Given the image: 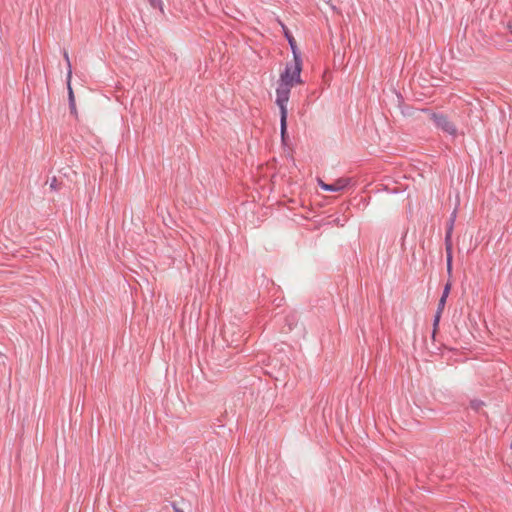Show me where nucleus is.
I'll return each mask as SVG.
<instances>
[{"label": "nucleus", "mask_w": 512, "mask_h": 512, "mask_svg": "<svg viewBox=\"0 0 512 512\" xmlns=\"http://www.w3.org/2000/svg\"><path fill=\"white\" fill-rule=\"evenodd\" d=\"M301 73L296 74L294 69L285 67L280 75L278 87L276 89V104L280 109V128L281 137L285 138L287 133V102L289 101L291 88L296 84H301Z\"/></svg>", "instance_id": "obj_1"}, {"label": "nucleus", "mask_w": 512, "mask_h": 512, "mask_svg": "<svg viewBox=\"0 0 512 512\" xmlns=\"http://www.w3.org/2000/svg\"><path fill=\"white\" fill-rule=\"evenodd\" d=\"M282 27L284 30L285 37H286V39L289 43V46L292 50V53H293V62L287 63L286 67H290L291 69H294L296 74L301 73V71H302L301 53L298 50L296 41H295L294 37L292 36V34L288 31V29L284 25H282Z\"/></svg>", "instance_id": "obj_2"}, {"label": "nucleus", "mask_w": 512, "mask_h": 512, "mask_svg": "<svg viewBox=\"0 0 512 512\" xmlns=\"http://www.w3.org/2000/svg\"><path fill=\"white\" fill-rule=\"evenodd\" d=\"M430 118L434 122L437 128L441 129L449 135H456L457 129L453 122L449 118L441 113H430Z\"/></svg>", "instance_id": "obj_3"}, {"label": "nucleus", "mask_w": 512, "mask_h": 512, "mask_svg": "<svg viewBox=\"0 0 512 512\" xmlns=\"http://www.w3.org/2000/svg\"><path fill=\"white\" fill-rule=\"evenodd\" d=\"M318 183H319L320 187L325 191L338 192L347 187L349 180L340 178L337 181H335L333 184H326L321 179H319Z\"/></svg>", "instance_id": "obj_4"}, {"label": "nucleus", "mask_w": 512, "mask_h": 512, "mask_svg": "<svg viewBox=\"0 0 512 512\" xmlns=\"http://www.w3.org/2000/svg\"><path fill=\"white\" fill-rule=\"evenodd\" d=\"M456 214H457V211H456V209H454V211L451 213L449 221L447 223L445 242H452L451 237H452V232H453V228H454V223L456 220Z\"/></svg>", "instance_id": "obj_5"}, {"label": "nucleus", "mask_w": 512, "mask_h": 512, "mask_svg": "<svg viewBox=\"0 0 512 512\" xmlns=\"http://www.w3.org/2000/svg\"><path fill=\"white\" fill-rule=\"evenodd\" d=\"M445 249L447 254V272L449 275L452 273V242H445Z\"/></svg>", "instance_id": "obj_6"}, {"label": "nucleus", "mask_w": 512, "mask_h": 512, "mask_svg": "<svg viewBox=\"0 0 512 512\" xmlns=\"http://www.w3.org/2000/svg\"><path fill=\"white\" fill-rule=\"evenodd\" d=\"M63 56H64V59L66 61L67 68H68L67 78H68V80H71V77H72V67H71V62H70V58H69L68 52L66 50H64Z\"/></svg>", "instance_id": "obj_7"}, {"label": "nucleus", "mask_w": 512, "mask_h": 512, "mask_svg": "<svg viewBox=\"0 0 512 512\" xmlns=\"http://www.w3.org/2000/svg\"><path fill=\"white\" fill-rule=\"evenodd\" d=\"M441 315H442V313H440V312H436L435 315H434V319H433V332H432V337L433 338L436 335Z\"/></svg>", "instance_id": "obj_8"}, {"label": "nucleus", "mask_w": 512, "mask_h": 512, "mask_svg": "<svg viewBox=\"0 0 512 512\" xmlns=\"http://www.w3.org/2000/svg\"><path fill=\"white\" fill-rule=\"evenodd\" d=\"M67 89H68V102L75 103V96L71 86V80L67 79Z\"/></svg>", "instance_id": "obj_9"}, {"label": "nucleus", "mask_w": 512, "mask_h": 512, "mask_svg": "<svg viewBox=\"0 0 512 512\" xmlns=\"http://www.w3.org/2000/svg\"><path fill=\"white\" fill-rule=\"evenodd\" d=\"M148 1L153 8H158L162 14L164 13L162 0H148Z\"/></svg>", "instance_id": "obj_10"}, {"label": "nucleus", "mask_w": 512, "mask_h": 512, "mask_svg": "<svg viewBox=\"0 0 512 512\" xmlns=\"http://www.w3.org/2000/svg\"><path fill=\"white\" fill-rule=\"evenodd\" d=\"M49 186L52 191H58L60 189V183L58 182L56 177H53L51 179Z\"/></svg>", "instance_id": "obj_11"}, {"label": "nucleus", "mask_w": 512, "mask_h": 512, "mask_svg": "<svg viewBox=\"0 0 512 512\" xmlns=\"http://www.w3.org/2000/svg\"><path fill=\"white\" fill-rule=\"evenodd\" d=\"M446 300H447V298H446V297H443V296H441V297H440L439 302H438L437 311H436V312H440V313H442V312H443L444 307H445V304H446Z\"/></svg>", "instance_id": "obj_12"}, {"label": "nucleus", "mask_w": 512, "mask_h": 512, "mask_svg": "<svg viewBox=\"0 0 512 512\" xmlns=\"http://www.w3.org/2000/svg\"><path fill=\"white\" fill-rule=\"evenodd\" d=\"M451 286H452V284H451V282H450V281H448V282L445 284L444 289H443V292H442V296H443V297H446V298H447V297L449 296V293H450V290H451Z\"/></svg>", "instance_id": "obj_13"}, {"label": "nucleus", "mask_w": 512, "mask_h": 512, "mask_svg": "<svg viewBox=\"0 0 512 512\" xmlns=\"http://www.w3.org/2000/svg\"><path fill=\"white\" fill-rule=\"evenodd\" d=\"M69 109H70V113L72 115H74L75 117H77L78 113H77V109H76V103H69Z\"/></svg>", "instance_id": "obj_14"}, {"label": "nucleus", "mask_w": 512, "mask_h": 512, "mask_svg": "<svg viewBox=\"0 0 512 512\" xmlns=\"http://www.w3.org/2000/svg\"><path fill=\"white\" fill-rule=\"evenodd\" d=\"M507 29L509 33L512 35V19L507 22Z\"/></svg>", "instance_id": "obj_15"}, {"label": "nucleus", "mask_w": 512, "mask_h": 512, "mask_svg": "<svg viewBox=\"0 0 512 512\" xmlns=\"http://www.w3.org/2000/svg\"><path fill=\"white\" fill-rule=\"evenodd\" d=\"M172 507L174 512H183V510L180 509L175 503H172Z\"/></svg>", "instance_id": "obj_16"}]
</instances>
